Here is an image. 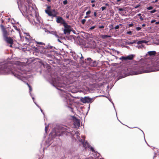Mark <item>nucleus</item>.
<instances>
[{"label": "nucleus", "mask_w": 159, "mask_h": 159, "mask_svg": "<svg viewBox=\"0 0 159 159\" xmlns=\"http://www.w3.org/2000/svg\"><path fill=\"white\" fill-rule=\"evenodd\" d=\"M4 40L7 43L10 44H12L13 43V40L10 37H7L4 39Z\"/></svg>", "instance_id": "15"}, {"label": "nucleus", "mask_w": 159, "mask_h": 159, "mask_svg": "<svg viewBox=\"0 0 159 159\" xmlns=\"http://www.w3.org/2000/svg\"><path fill=\"white\" fill-rule=\"evenodd\" d=\"M153 9V7L152 6H149L147 8V9L148 10H152Z\"/></svg>", "instance_id": "32"}, {"label": "nucleus", "mask_w": 159, "mask_h": 159, "mask_svg": "<svg viewBox=\"0 0 159 159\" xmlns=\"http://www.w3.org/2000/svg\"><path fill=\"white\" fill-rule=\"evenodd\" d=\"M127 44L129 45H131L132 44H133V43L132 42H128L127 43Z\"/></svg>", "instance_id": "46"}, {"label": "nucleus", "mask_w": 159, "mask_h": 159, "mask_svg": "<svg viewBox=\"0 0 159 159\" xmlns=\"http://www.w3.org/2000/svg\"><path fill=\"white\" fill-rule=\"evenodd\" d=\"M72 57L75 60H77L78 59L80 58V63L82 64L84 63V58L81 53H79L78 54H77L75 53L74 55Z\"/></svg>", "instance_id": "6"}, {"label": "nucleus", "mask_w": 159, "mask_h": 159, "mask_svg": "<svg viewBox=\"0 0 159 159\" xmlns=\"http://www.w3.org/2000/svg\"><path fill=\"white\" fill-rule=\"evenodd\" d=\"M80 100L83 103H91L93 101L92 98H91L88 96L81 97Z\"/></svg>", "instance_id": "7"}, {"label": "nucleus", "mask_w": 159, "mask_h": 159, "mask_svg": "<svg viewBox=\"0 0 159 159\" xmlns=\"http://www.w3.org/2000/svg\"><path fill=\"white\" fill-rule=\"evenodd\" d=\"M127 34H129V35H131L132 34V31H128L127 32Z\"/></svg>", "instance_id": "37"}, {"label": "nucleus", "mask_w": 159, "mask_h": 159, "mask_svg": "<svg viewBox=\"0 0 159 159\" xmlns=\"http://www.w3.org/2000/svg\"><path fill=\"white\" fill-rule=\"evenodd\" d=\"M134 56V55L132 54L126 57L122 56L120 58V59L121 60H131L133 59Z\"/></svg>", "instance_id": "11"}, {"label": "nucleus", "mask_w": 159, "mask_h": 159, "mask_svg": "<svg viewBox=\"0 0 159 159\" xmlns=\"http://www.w3.org/2000/svg\"><path fill=\"white\" fill-rule=\"evenodd\" d=\"M101 38L102 39H105L108 37H111L110 36L106 35H101Z\"/></svg>", "instance_id": "23"}, {"label": "nucleus", "mask_w": 159, "mask_h": 159, "mask_svg": "<svg viewBox=\"0 0 159 159\" xmlns=\"http://www.w3.org/2000/svg\"><path fill=\"white\" fill-rule=\"evenodd\" d=\"M45 12L49 16H52V18H53V17H55L56 15L55 14H52L51 11H50L48 10H45Z\"/></svg>", "instance_id": "16"}, {"label": "nucleus", "mask_w": 159, "mask_h": 159, "mask_svg": "<svg viewBox=\"0 0 159 159\" xmlns=\"http://www.w3.org/2000/svg\"><path fill=\"white\" fill-rule=\"evenodd\" d=\"M32 99L33 100V101L34 102V103L36 104V105L39 108H40V110L41 111V112L43 113V115H44V112H43V110H42V109H41V107H39L34 101V97H32Z\"/></svg>", "instance_id": "22"}, {"label": "nucleus", "mask_w": 159, "mask_h": 159, "mask_svg": "<svg viewBox=\"0 0 159 159\" xmlns=\"http://www.w3.org/2000/svg\"><path fill=\"white\" fill-rule=\"evenodd\" d=\"M37 43L38 44H41V45H42L43 44V43L41 42H37Z\"/></svg>", "instance_id": "48"}, {"label": "nucleus", "mask_w": 159, "mask_h": 159, "mask_svg": "<svg viewBox=\"0 0 159 159\" xmlns=\"http://www.w3.org/2000/svg\"><path fill=\"white\" fill-rule=\"evenodd\" d=\"M64 27L65 28L64 30V33L67 34H70L71 31V27L70 25H68L67 24H66V26Z\"/></svg>", "instance_id": "9"}, {"label": "nucleus", "mask_w": 159, "mask_h": 159, "mask_svg": "<svg viewBox=\"0 0 159 159\" xmlns=\"http://www.w3.org/2000/svg\"><path fill=\"white\" fill-rule=\"evenodd\" d=\"M159 24V21L156 22V24L157 25Z\"/></svg>", "instance_id": "57"}, {"label": "nucleus", "mask_w": 159, "mask_h": 159, "mask_svg": "<svg viewBox=\"0 0 159 159\" xmlns=\"http://www.w3.org/2000/svg\"><path fill=\"white\" fill-rule=\"evenodd\" d=\"M140 19L141 20H143V18L141 16H140Z\"/></svg>", "instance_id": "49"}, {"label": "nucleus", "mask_w": 159, "mask_h": 159, "mask_svg": "<svg viewBox=\"0 0 159 159\" xmlns=\"http://www.w3.org/2000/svg\"><path fill=\"white\" fill-rule=\"evenodd\" d=\"M50 7H49V6L48 7H47V8H48V9H50Z\"/></svg>", "instance_id": "62"}, {"label": "nucleus", "mask_w": 159, "mask_h": 159, "mask_svg": "<svg viewBox=\"0 0 159 159\" xmlns=\"http://www.w3.org/2000/svg\"><path fill=\"white\" fill-rule=\"evenodd\" d=\"M148 41L145 40H140L137 42V44H142L143 43H147Z\"/></svg>", "instance_id": "21"}, {"label": "nucleus", "mask_w": 159, "mask_h": 159, "mask_svg": "<svg viewBox=\"0 0 159 159\" xmlns=\"http://www.w3.org/2000/svg\"><path fill=\"white\" fill-rule=\"evenodd\" d=\"M75 134L76 135V138L77 139L78 141L80 142L81 144L83 145L84 147L85 148H90L92 152H94L95 153V156L98 157H99V153H98L96 152L94 150L93 148L87 142V141H84V137L83 136H82V139H81L79 136L80 134L78 132H75ZM95 156V155H94Z\"/></svg>", "instance_id": "5"}, {"label": "nucleus", "mask_w": 159, "mask_h": 159, "mask_svg": "<svg viewBox=\"0 0 159 159\" xmlns=\"http://www.w3.org/2000/svg\"><path fill=\"white\" fill-rule=\"evenodd\" d=\"M148 54L150 56L155 55L156 52L155 51H150L148 52Z\"/></svg>", "instance_id": "20"}, {"label": "nucleus", "mask_w": 159, "mask_h": 159, "mask_svg": "<svg viewBox=\"0 0 159 159\" xmlns=\"http://www.w3.org/2000/svg\"><path fill=\"white\" fill-rule=\"evenodd\" d=\"M69 16H66V17L67 18H69Z\"/></svg>", "instance_id": "64"}, {"label": "nucleus", "mask_w": 159, "mask_h": 159, "mask_svg": "<svg viewBox=\"0 0 159 159\" xmlns=\"http://www.w3.org/2000/svg\"><path fill=\"white\" fill-rule=\"evenodd\" d=\"M155 20H151V23H153L155 22Z\"/></svg>", "instance_id": "51"}, {"label": "nucleus", "mask_w": 159, "mask_h": 159, "mask_svg": "<svg viewBox=\"0 0 159 159\" xmlns=\"http://www.w3.org/2000/svg\"><path fill=\"white\" fill-rule=\"evenodd\" d=\"M104 28V25H102L101 26H99L98 27V28L99 29H103Z\"/></svg>", "instance_id": "41"}, {"label": "nucleus", "mask_w": 159, "mask_h": 159, "mask_svg": "<svg viewBox=\"0 0 159 159\" xmlns=\"http://www.w3.org/2000/svg\"><path fill=\"white\" fill-rule=\"evenodd\" d=\"M119 28V25H117L115 27V29L116 30L118 29Z\"/></svg>", "instance_id": "40"}, {"label": "nucleus", "mask_w": 159, "mask_h": 159, "mask_svg": "<svg viewBox=\"0 0 159 159\" xmlns=\"http://www.w3.org/2000/svg\"><path fill=\"white\" fill-rule=\"evenodd\" d=\"M56 17V22L57 23L63 24L64 26H66L67 23L61 17L57 16Z\"/></svg>", "instance_id": "8"}, {"label": "nucleus", "mask_w": 159, "mask_h": 159, "mask_svg": "<svg viewBox=\"0 0 159 159\" xmlns=\"http://www.w3.org/2000/svg\"><path fill=\"white\" fill-rule=\"evenodd\" d=\"M91 77L93 79V81H92L93 82H94V81H96L98 79L96 75H94V74L93 75H92Z\"/></svg>", "instance_id": "19"}, {"label": "nucleus", "mask_w": 159, "mask_h": 159, "mask_svg": "<svg viewBox=\"0 0 159 159\" xmlns=\"http://www.w3.org/2000/svg\"><path fill=\"white\" fill-rule=\"evenodd\" d=\"M13 27H14V29H15L17 30H18L17 28V27L16 26H15L14 25H13Z\"/></svg>", "instance_id": "39"}, {"label": "nucleus", "mask_w": 159, "mask_h": 159, "mask_svg": "<svg viewBox=\"0 0 159 159\" xmlns=\"http://www.w3.org/2000/svg\"><path fill=\"white\" fill-rule=\"evenodd\" d=\"M89 65L91 66L95 67L97 66V64L96 61H91Z\"/></svg>", "instance_id": "17"}, {"label": "nucleus", "mask_w": 159, "mask_h": 159, "mask_svg": "<svg viewBox=\"0 0 159 159\" xmlns=\"http://www.w3.org/2000/svg\"><path fill=\"white\" fill-rule=\"evenodd\" d=\"M95 2V1L94 0H92V1H91V2L92 3H93Z\"/></svg>", "instance_id": "54"}, {"label": "nucleus", "mask_w": 159, "mask_h": 159, "mask_svg": "<svg viewBox=\"0 0 159 159\" xmlns=\"http://www.w3.org/2000/svg\"><path fill=\"white\" fill-rule=\"evenodd\" d=\"M48 128V125L45 126V131L46 132H47V130Z\"/></svg>", "instance_id": "42"}, {"label": "nucleus", "mask_w": 159, "mask_h": 159, "mask_svg": "<svg viewBox=\"0 0 159 159\" xmlns=\"http://www.w3.org/2000/svg\"><path fill=\"white\" fill-rule=\"evenodd\" d=\"M50 82L54 87L59 90L58 92L61 96L63 98V101L68 102L69 99L65 90L66 86L62 82L61 78L58 77L54 78H52L50 80Z\"/></svg>", "instance_id": "3"}, {"label": "nucleus", "mask_w": 159, "mask_h": 159, "mask_svg": "<svg viewBox=\"0 0 159 159\" xmlns=\"http://www.w3.org/2000/svg\"><path fill=\"white\" fill-rule=\"evenodd\" d=\"M133 25H134L133 24V23H131V24H129V27H132V26H133Z\"/></svg>", "instance_id": "44"}, {"label": "nucleus", "mask_w": 159, "mask_h": 159, "mask_svg": "<svg viewBox=\"0 0 159 159\" xmlns=\"http://www.w3.org/2000/svg\"><path fill=\"white\" fill-rule=\"evenodd\" d=\"M51 11L52 13V14H55L56 15L55 17H57V12L55 11V9H53Z\"/></svg>", "instance_id": "25"}, {"label": "nucleus", "mask_w": 159, "mask_h": 159, "mask_svg": "<svg viewBox=\"0 0 159 159\" xmlns=\"http://www.w3.org/2000/svg\"><path fill=\"white\" fill-rule=\"evenodd\" d=\"M27 84L28 86V87H29V93H30V95L31 96H32V95H31V91H32V88H31V87L30 86V85H29V84H28V83H27Z\"/></svg>", "instance_id": "24"}, {"label": "nucleus", "mask_w": 159, "mask_h": 159, "mask_svg": "<svg viewBox=\"0 0 159 159\" xmlns=\"http://www.w3.org/2000/svg\"><path fill=\"white\" fill-rule=\"evenodd\" d=\"M86 20L85 19H83L81 20V23L82 24L84 25L85 22Z\"/></svg>", "instance_id": "28"}, {"label": "nucleus", "mask_w": 159, "mask_h": 159, "mask_svg": "<svg viewBox=\"0 0 159 159\" xmlns=\"http://www.w3.org/2000/svg\"><path fill=\"white\" fill-rule=\"evenodd\" d=\"M73 119L74 120V125L76 128L79 127L80 125V120L77 119L75 117H73Z\"/></svg>", "instance_id": "10"}, {"label": "nucleus", "mask_w": 159, "mask_h": 159, "mask_svg": "<svg viewBox=\"0 0 159 159\" xmlns=\"http://www.w3.org/2000/svg\"><path fill=\"white\" fill-rule=\"evenodd\" d=\"M139 49L142 48L143 47V46L142 44L139 45H137L136 46Z\"/></svg>", "instance_id": "26"}, {"label": "nucleus", "mask_w": 159, "mask_h": 159, "mask_svg": "<svg viewBox=\"0 0 159 159\" xmlns=\"http://www.w3.org/2000/svg\"><path fill=\"white\" fill-rule=\"evenodd\" d=\"M139 5L137 6L136 7H135V8H138L139 7Z\"/></svg>", "instance_id": "56"}, {"label": "nucleus", "mask_w": 159, "mask_h": 159, "mask_svg": "<svg viewBox=\"0 0 159 159\" xmlns=\"http://www.w3.org/2000/svg\"><path fill=\"white\" fill-rule=\"evenodd\" d=\"M156 11V10L155 9H154L152 11H150L151 13H155Z\"/></svg>", "instance_id": "34"}, {"label": "nucleus", "mask_w": 159, "mask_h": 159, "mask_svg": "<svg viewBox=\"0 0 159 159\" xmlns=\"http://www.w3.org/2000/svg\"><path fill=\"white\" fill-rule=\"evenodd\" d=\"M153 68L149 64L144 62H139L134 65L132 67L133 70L132 75H136L144 73L150 72L159 70V56L157 57L153 63Z\"/></svg>", "instance_id": "2"}, {"label": "nucleus", "mask_w": 159, "mask_h": 159, "mask_svg": "<svg viewBox=\"0 0 159 159\" xmlns=\"http://www.w3.org/2000/svg\"><path fill=\"white\" fill-rule=\"evenodd\" d=\"M70 53L71 54V56H72L73 55H74V54H75V52H74V51H73L72 50H71L70 51Z\"/></svg>", "instance_id": "30"}, {"label": "nucleus", "mask_w": 159, "mask_h": 159, "mask_svg": "<svg viewBox=\"0 0 159 159\" xmlns=\"http://www.w3.org/2000/svg\"><path fill=\"white\" fill-rule=\"evenodd\" d=\"M1 27L2 30L3 32V35L4 37V39L7 37L8 35L7 31L6 30V29L4 28V26L2 25H1Z\"/></svg>", "instance_id": "12"}, {"label": "nucleus", "mask_w": 159, "mask_h": 159, "mask_svg": "<svg viewBox=\"0 0 159 159\" xmlns=\"http://www.w3.org/2000/svg\"><path fill=\"white\" fill-rule=\"evenodd\" d=\"M158 1V0H155V1L154 2H157Z\"/></svg>", "instance_id": "60"}, {"label": "nucleus", "mask_w": 159, "mask_h": 159, "mask_svg": "<svg viewBox=\"0 0 159 159\" xmlns=\"http://www.w3.org/2000/svg\"><path fill=\"white\" fill-rule=\"evenodd\" d=\"M67 0H65L63 1V3L64 5H66L67 3Z\"/></svg>", "instance_id": "35"}, {"label": "nucleus", "mask_w": 159, "mask_h": 159, "mask_svg": "<svg viewBox=\"0 0 159 159\" xmlns=\"http://www.w3.org/2000/svg\"><path fill=\"white\" fill-rule=\"evenodd\" d=\"M141 14L139 13V14H138L137 15L139 16H141Z\"/></svg>", "instance_id": "58"}, {"label": "nucleus", "mask_w": 159, "mask_h": 159, "mask_svg": "<svg viewBox=\"0 0 159 159\" xmlns=\"http://www.w3.org/2000/svg\"><path fill=\"white\" fill-rule=\"evenodd\" d=\"M136 40H134L132 41V42L133 43V44L135 43H136Z\"/></svg>", "instance_id": "50"}, {"label": "nucleus", "mask_w": 159, "mask_h": 159, "mask_svg": "<svg viewBox=\"0 0 159 159\" xmlns=\"http://www.w3.org/2000/svg\"><path fill=\"white\" fill-rule=\"evenodd\" d=\"M141 29V27H136V30L138 31H139Z\"/></svg>", "instance_id": "31"}, {"label": "nucleus", "mask_w": 159, "mask_h": 159, "mask_svg": "<svg viewBox=\"0 0 159 159\" xmlns=\"http://www.w3.org/2000/svg\"><path fill=\"white\" fill-rule=\"evenodd\" d=\"M90 17V16H85L84 17V18H88V17Z\"/></svg>", "instance_id": "53"}, {"label": "nucleus", "mask_w": 159, "mask_h": 159, "mask_svg": "<svg viewBox=\"0 0 159 159\" xmlns=\"http://www.w3.org/2000/svg\"><path fill=\"white\" fill-rule=\"evenodd\" d=\"M146 26V24H143L142 25V27H144Z\"/></svg>", "instance_id": "55"}, {"label": "nucleus", "mask_w": 159, "mask_h": 159, "mask_svg": "<svg viewBox=\"0 0 159 159\" xmlns=\"http://www.w3.org/2000/svg\"><path fill=\"white\" fill-rule=\"evenodd\" d=\"M96 27V25H94L93 26L91 27L89 29V30H92L94 29Z\"/></svg>", "instance_id": "33"}, {"label": "nucleus", "mask_w": 159, "mask_h": 159, "mask_svg": "<svg viewBox=\"0 0 159 159\" xmlns=\"http://www.w3.org/2000/svg\"><path fill=\"white\" fill-rule=\"evenodd\" d=\"M11 62L10 60L0 61V74H11L23 81L26 76L25 70L23 66L19 65L20 62L17 61L13 64Z\"/></svg>", "instance_id": "1"}, {"label": "nucleus", "mask_w": 159, "mask_h": 159, "mask_svg": "<svg viewBox=\"0 0 159 159\" xmlns=\"http://www.w3.org/2000/svg\"><path fill=\"white\" fill-rule=\"evenodd\" d=\"M36 19L39 22H40V20H39V18L38 17H37V15H36Z\"/></svg>", "instance_id": "43"}, {"label": "nucleus", "mask_w": 159, "mask_h": 159, "mask_svg": "<svg viewBox=\"0 0 159 159\" xmlns=\"http://www.w3.org/2000/svg\"><path fill=\"white\" fill-rule=\"evenodd\" d=\"M101 8L102 9V11H103L106 9V7H101Z\"/></svg>", "instance_id": "38"}, {"label": "nucleus", "mask_w": 159, "mask_h": 159, "mask_svg": "<svg viewBox=\"0 0 159 159\" xmlns=\"http://www.w3.org/2000/svg\"><path fill=\"white\" fill-rule=\"evenodd\" d=\"M51 47H52L51 46L50 47H48L47 48H44L42 51V52L44 54H45L46 55H49V54H48L47 53H48L51 52L50 48Z\"/></svg>", "instance_id": "13"}, {"label": "nucleus", "mask_w": 159, "mask_h": 159, "mask_svg": "<svg viewBox=\"0 0 159 159\" xmlns=\"http://www.w3.org/2000/svg\"><path fill=\"white\" fill-rule=\"evenodd\" d=\"M70 154L72 157H74V159H78L79 158V154L76 151H71L70 152Z\"/></svg>", "instance_id": "14"}, {"label": "nucleus", "mask_w": 159, "mask_h": 159, "mask_svg": "<svg viewBox=\"0 0 159 159\" xmlns=\"http://www.w3.org/2000/svg\"><path fill=\"white\" fill-rule=\"evenodd\" d=\"M57 41L58 42H60V43H61V41L59 39L60 38H57Z\"/></svg>", "instance_id": "52"}, {"label": "nucleus", "mask_w": 159, "mask_h": 159, "mask_svg": "<svg viewBox=\"0 0 159 159\" xmlns=\"http://www.w3.org/2000/svg\"><path fill=\"white\" fill-rule=\"evenodd\" d=\"M97 12H96V11H95L94 12V15L95 16H97Z\"/></svg>", "instance_id": "45"}, {"label": "nucleus", "mask_w": 159, "mask_h": 159, "mask_svg": "<svg viewBox=\"0 0 159 159\" xmlns=\"http://www.w3.org/2000/svg\"><path fill=\"white\" fill-rule=\"evenodd\" d=\"M49 33L52 34L54 35L56 33V31H48Z\"/></svg>", "instance_id": "27"}, {"label": "nucleus", "mask_w": 159, "mask_h": 159, "mask_svg": "<svg viewBox=\"0 0 159 159\" xmlns=\"http://www.w3.org/2000/svg\"><path fill=\"white\" fill-rule=\"evenodd\" d=\"M108 5H108V3L106 4V6H108Z\"/></svg>", "instance_id": "63"}, {"label": "nucleus", "mask_w": 159, "mask_h": 159, "mask_svg": "<svg viewBox=\"0 0 159 159\" xmlns=\"http://www.w3.org/2000/svg\"><path fill=\"white\" fill-rule=\"evenodd\" d=\"M91 61H93V60L90 57L88 58L85 60V62L87 63V64H89Z\"/></svg>", "instance_id": "18"}, {"label": "nucleus", "mask_w": 159, "mask_h": 159, "mask_svg": "<svg viewBox=\"0 0 159 159\" xmlns=\"http://www.w3.org/2000/svg\"><path fill=\"white\" fill-rule=\"evenodd\" d=\"M59 133H57L56 130H53L50 134L51 136H61L63 134L66 133V134L67 135V133L70 134H73V129L72 127H69L65 125H62L59 127Z\"/></svg>", "instance_id": "4"}, {"label": "nucleus", "mask_w": 159, "mask_h": 159, "mask_svg": "<svg viewBox=\"0 0 159 159\" xmlns=\"http://www.w3.org/2000/svg\"><path fill=\"white\" fill-rule=\"evenodd\" d=\"M123 9L122 8H120L118 9V10L120 11H123Z\"/></svg>", "instance_id": "47"}, {"label": "nucleus", "mask_w": 159, "mask_h": 159, "mask_svg": "<svg viewBox=\"0 0 159 159\" xmlns=\"http://www.w3.org/2000/svg\"><path fill=\"white\" fill-rule=\"evenodd\" d=\"M91 11L90 10H89L86 12V14L87 15H89L90 14Z\"/></svg>", "instance_id": "36"}, {"label": "nucleus", "mask_w": 159, "mask_h": 159, "mask_svg": "<svg viewBox=\"0 0 159 159\" xmlns=\"http://www.w3.org/2000/svg\"><path fill=\"white\" fill-rule=\"evenodd\" d=\"M18 8H19V9L20 10V11L21 12V10L20 9V6L18 5Z\"/></svg>", "instance_id": "61"}, {"label": "nucleus", "mask_w": 159, "mask_h": 159, "mask_svg": "<svg viewBox=\"0 0 159 159\" xmlns=\"http://www.w3.org/2000/svg\"><path fill=\"white\" fill-rule=\"evenodd\" d=\"M94 6H95V4H92V7H94Z\"/></svg>", "instance_id": "59"}, {"label": "nucleus", "mask_w": 159, "mask_h": 159, "mask_svg": "<svg viewBox=\"0 0 159 159\" xmlns=\"http://www.w3.org/2000/svg\"><path fill=\"white\" fill-rule=\"evenodd\" d=\"M53 35H54L55 37L57 38H60V37L57 34V32L55 33V34H54Z\"/></svg>", "instance_id": "29"}]
</instances>
